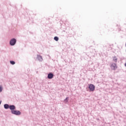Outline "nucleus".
<instances>
[{"mask_svg": "<svg viewBox=\"0 0 126 126\" xmlns=\"http://www.w3.org/2000/svg\"><path fill=\"white\" fill-rule=\"evenodd\" d=\"M54 77V74L53 73H49L48 75V78L49 79H52Z\"/></svg>", "mask_w": 126, "mask_h": 126, "instance_id": "nucleus-5", "label": "nucleus"}, {"mask_svg": "<svg viewBox=\"0 0 126 126\" xmlns=\"http://www.w3.org/2000/svg\"><path fill=\"white\" fill-rule=\"evenodd\" d=\"M54 40H55V41H59V37H58L57 36H55V37H54Z\"/></svg>", "mask_w": 126, "mask_h": 126, "instance_id": "nucleus-10", "label": "nucleus"}, {"mask_svg": "<svg viewBox=\"0 0 126 126\" xmlns=\"http://www.w3.org/2000/svg\"><path fill=\"white\" fill-rule=\"evenodd\" d=\"M16 43V39H15V38H13L10 41V45H11V46H14Z\"/></svg>", "mask_w": 126, "mask_h": 126, "instance_id": "nucleus-2", "label": "nucleus"}, {"mask_svg": "<svg viewBox=\"0 0 126 126\" xmlns=\"http://www.w3.org/2000/svg\"><path fill=\"white\" fill-rule=\"evenodd\" d=\"M10 63L11 64H15V62L14 61H10Z\"/></svg>", "mask_w": 126, "mask_h": 126, "instance_id": "nucleus-11", "label": "nucleus"}, {"mask_svg": "<svg viewBox=\"0 0 126 126\" xmlns=\"http://www.w3.org/2000/svg\"><path fill=\"white\" fill-rule=\"evenodd\" d=\"M37 59L39 61H42L43 59L42 58V56H40V55H37Z\"/></svg>", "mask_w": 126, "mask_h": 126, "instance_id": "nucleus-8", "label": "nucleus"}, {"mask_svg": "<svg viewBox=\"0 0 126 126\" xmlns=\"http://www.w3.org/2000/svg\"><path fill=\"white\" fill-rule=\"evenodd\" d=\"M2 91V88L1 87H0V92H1Z\"/></svg>", "mask_w": 126, "mask_h": 126, "instance_id": "nucleus-13", "label": "nucleus"}, {"mask_svg": "<svg viewBox=\"0 0 126 126\" xmlns=\"http://www.w3.org/2000/svg\"><path fill=\"white\" fill-rule=\"evenodd\" d=\"M113 61L115 63H117V62H118V58H117V57H116V56L114 57L113 58Z\"/></svg>", "mask_w": 126, "mask_h": 126, "instance_id": "nucleus-6", "label": "nucleus"}, {"mask_svg": "<svg viewBox=\"0 0 126 126\" xmlns=\"http://www.w3.org/2000/svg\"><path fill=\"white\" fill-rule=\"evenodd\" d=\"M111 68H112L113 70H115V69H117L118 66H117V64L115 63H113L111 66H110Z\"/></svg>", "mask_w": 126, "mask_h": 126, "instance_id": "nucleus-3", "label": "nucleus"}, {"mask_svg": "<svg viewBox=\"0 0 126 126\" xmlns=\"http://www.w3.org/2000/svg\"><path fill=\"white\" fill-rule=\"evenodd\" d=\"M89 89H90V91L93 92L95 91V86L94 85L91 84H89Z\"/></svg>", "mask_w": 126, "mask_h": 126, "instance_id": "nucleus-1", "label": "nucleus"}, {"mask_svg": "<svg viewBox=\"0 0 126 126\" xmlns=\"http://www.w3.org/2000/svg\"><path fill=\"white\" fill-rule=\"evenodd\" d=\"M4 108L5 109H8V108H9V105H8V104H5L4 105Z\"/></svg>", "mask_w": 126, "mask_h": 126, "instance_id": "nucleus-9", "label": "nucleus"}, {"mask_svg": "<svg viewBox=\"0 0 126 126\" xmlns=\"http://www.w3.org/2000/svg\"><path fill=\"white\" fill-rule=\"evenodd\" d=\"M11 113H12V114H13L14 115H20V114H21L20 111H19L18 110H12Z\"/></svg>", "mask_w": 126, "mask_h": 126, "instance_id": "nucleus-4", "label": "nucleus"}, {"mask_svg": "<svg viewBox=\"0 0 126 126\" xmlns=\"http://www.w3.org/2000/svg\"><path fill=\"white\" fill-rule=\"evenodd\" d=\"M9 109L10 110H15V106L14 105H10Z\"/></svg>", "mask_w": 126, "mask_h": 126, "instance_id": "nucleus-7", "label": "nucleus"}, {"mask_svg": "<svg viewBox=\"0 0 126 126\" xmlns=\"http://www.w3.org/2000/svg\"><path fill=\"white\" fill-rule=\"evenodd\" d=\"M65 102H68V97H66L65 99L64 100Z\"/></svg>", "mask_w": 126, "mask_h": 126, "instance_id": "nucleus-12", "label": "nucleus"}]
</instances>
